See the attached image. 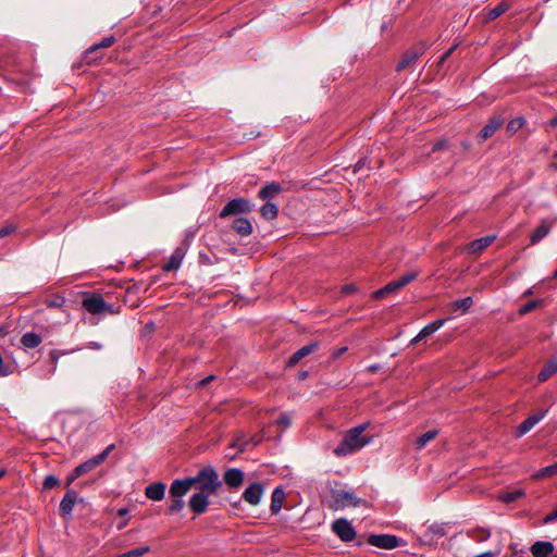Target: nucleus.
Listing matches in <instances>:
<instances>
[{
    "label": "nucleus",
    "instance_id": "f257e3e1",
    "mask_svg": "<svg viewBox=\"0 0 557 557\" xmlns=\"http://www.w3.org/2000/svg\"><path fill=\"white\" fill-rule=\"evenodd\" d=\"M191 486H195L198 493L214 495L222 487V481L218 471L212 466L201 468L196 475L190 476Z\"/></svg>",
    "mask_w": 557,
    "mask_h": 557
},
{
    "label": "nucleus",
    "instance_id": "f03ea898",
    "mask_svg": "<svg viewBox=\"0 0 557 557\" xmlns=\"http://www.w3.org/2000/svg\"><path fill=\"white\" fill-rule=\"evenodd\" d=\"M364 430L366 424L351 428L336 446L334 454L337 456H347L366 446L370 440L362 435Z\"/></svg>",
    "mask_w": 557,
    "mask_h": 557
},
{
    "label": "nucleus",
    "instance_id": "7ed1b4c3",
    "mask_svg": "<svg viewBox=\"0 0 557 557\" xmlns=\"http://www.w3.org/2000/svg\"><path fill=\"white\" fill-rule=\"evenodd\" d=\"M252 209L253 205L250 202L249 199L245 197H238L226 202V205L220 211L219 216L221 219H226L228 216L247 214L250 213Z\"/></svg>",
    "mask_w": 557,
    "mask_h": 557
},
{
    "label": "nucleus",
    "instance_id": "20e7f679",
    "mask_svg": "<svg viewBox=\"0 0 557 557\" xmlns=\"http://www.w3.org/2000/svg\"><path fill=\"white\" fill-rule=\"evenodd\" d=\"M426 45L423 42H418L407 51L404 52L401 59L396 65V71L401 72L404 70L412 67L416 62L419 60L421 55H423L426 51Z\"/></svg>",
    "mask_w": 557,
    "mask_h": 557
},
{
    "label": "nucleus",
    "instance_id": "39448f33",
    "mask_svg": "<svg viewBox=\"0 0 557 557\" xmlns=\"http://www.w3.org/2000/svg\"><path fill=\"white\" fill-rule=\"evenodd\" d=\"M368 543L382 549H394L404 544V541L394 534H371Z\"/></svg>",
    "mask_w": 557,
    "mask_h": 557
},
{
    "label": "nucleus",
    "instance_id": "423d86ee",
    "mask_svg": "<svg viewBox=\"0 0 557 557\" xmlns=\"http://www.w3.org/2000/svg\"><path fill=\"white\" fill-rule=\"evenodd\" d=\"M115 448L114 444L109 445L103 451L94 456L92 458L82 462L77 467H75V474H79L81 476L85 473L92 471L99 465H101L109 456V454Z\"/></svg>",
    "mask_w": 557,
    "mask_h": 557
},
{
    "label": "nucleus",
    "instance_id": "0eeeda50",
    "mask_svg": "<svg viewBox=\"0 0 557 557\" xmlns=\"http://www.w3.org/2000/svg\"><path fill=\"white\" fill-rule=\"evenodd\" d=\"M505 123V117L502 114L492 115L483 128L479 132L476 138L478 141L484 143L488 138H491Z\"/></svg>",
    "mask_w": 557,
    "mask_h": 557
},
{
    "label": "nucleus",
    "instance_id": "6e6552de",
    "mask_svg": "<svg viewBox=\"0 0 557 557\" xmlns=\"http://www.w3.org/2000/svg\"><path fill=\"white\" fill-rule=\"evenodd\" d=\"M332 531L343 541V542H351L356 537V531L351 523L345 519L339 518L336 519L332 523Z\"/></svg>",
    "mask_w": 557,
    "mask_h": 557
},
{
    "label": "nucleus",
    "instance_id": "1a4fd4ad",
    "mask_svg": "<svg viewBox=\"0 0 557 557\" xmlns=\"http://www.w3.org/2000/svg\"><path fill=\"white\" fill-rule=\"evenodd\" d=\"M332 496L335 502L336 509L348 506L358 507L362 503V499L357 498L352 492L348 491H333Z\"/></svg>",
    "mask_w": 557,
    "mask_h": 557
},
{
    "label": "nucleus",
    "instance_id": "9d476101",
    "mask_svg": "<svg viewBox=\"0 0 557 557\" xmlns=\"http://www.w3.org/2000/svg\"><path fill=\"white\" fill-rule=\"evenodd\" d=\"M83 307L86 311H88L91 314H101L104 313L106 308V301L100 294H90L84 297Z\"/></svg>",
    "mask_w": 557,
    "mask_h": 557
},
{
    "label": "nucleus",
    "instance_id": "9b49d317",
    "mask_svg": "<svg viewBox=\"0 0 557 557\" xmlns=\"http://www.w3.org/2000/svg\"><path fill=\"white\" fill-rule=\"evenodd\" d=\"M210 495L196 492L188 502V507L195 515L199 516L207 511Z\"/></svg>",
    "mask_w": 557,
    "mask_h": 557
},
{
    "label": "nucleus",
    "instance_id": "f8f14e48",
    "mask_svg": "<svg viewBox=\"0 0 557 557\" xmlns=\"http://www.w3.org/2000/svg\"><path fill=\"white\" fill-rule=\"evenodd\" d=\"M78 495L76 491L72 488H67L65 495L63 496L60 506L59 512L63 518H69L72 515L73 508L77 502Z\"/></svg>",
    "mask_w": 557,
    "mask_h": 557
},
{
    "label": "nucleus",
    "instance_id": "ddd939ff",
    "mask_svg": "<svg viewBox=\"0 0 557 557\" xmlns=\"http://www.w3.org/2000/svg\"><path fill=\"white\" fill-rule=\"evenodd\" d=\"M264 487L259 482L251 483L243 493V499L249 505L257 506L263 495Z\"/></svg>",
    "mask_w": 557,
    "mask_h": 557
},
{
    "label": "nucleus",
    "instance_id": "4468645a",
    "mask_svg": "<svg viewBox=\"0 0 557 557\" xmlns=\"http://www.w3.org/2000/svg\"><path fill=\"white\" fill-rule=\"evenodd\" d=\"M223 481L230 488H239L245 481V473L238 468L227 469L223 474Z\"/></svg>",
    "mask_w": 557,
    "mask_h": 557
},
{
    "label": "nucleus",
    "instance_id": "2eb2a0df",
    "mask_svg": "<svg viewBox=\"0 0 557 557\" xmlns=\"http://www.w3.org/2000/svg\"><path fill=\"white\" fill-rule=\"evenodd\" d=\"M319 347L318 342H310L307 345L302 346L298 350H296L287 360L286 367L293 368L295 367L300 360L310 354H312L317 348Z\"/></svg>",
    "mask_w": 557,
    "mask_h": 557
},
{
    "label": "nucleus",
    "instance_id": "dca6fc26",
    "mask_svg": "<svg viewBox=\"0 0 557 557\" xmlns=\"http://www.w3.org/2000/svg\"><path fill=\"white\" fill-rule=\"evenodd\" d=\"M546 414L545 411H539L534 414H531L525 420H523L516 430V436L521 437L527 434L536 423H539Z\"/></svg>",
    "mask_w": 557,
    "mask_h": 557
},
{
    "label": "nucleus",
    "instance_id": "f3484780",
    "mask_svg": "<svg viewBox=\"0 0 557 557\" xmlns=\"http://www.w3.org/2000/svg\"><path fill=\"white\" fill-rule=\"evenodd\" d=\"M191 482L193 481L190 476H187L183 480H174L170 486L171 497L182 498L193 487Z\"/></svg>",
    "mask_w": 557,
    "mask_h": 557
},
{
    "label": "nucleus",
    "instance_id": "a211bd4d",
    "mask_svg": "<svg viewBox=\"0 0 557 557\" xmlns=\"http://www.w3.org/2000/svg\"><path fill=\"white\" fill-rule=\"evenodd\" d=\"M496 239L495 235H487L470 242L467 246V250L472 255H480Z\"/></svg>",
    "mask_w": 557,
    "mask_h": 557
},
{
    "label": "nucleus",
    "instance_id": "6ab92c4d",
    "mask_svg": "<svg viewBox=\"0 0 557 557\" xmlns=\"http://www.w3.org/2000/svg\"><path fill=\"white\" fill-rule=\"evenodd\" d=\"M166 485L162 482H153L149 484L145 490L147 498L159 502L164 498Z\"/></svg>",
    "mask_w": 557,
    "mask_h": 557
},
{
    "label": "nucleus",
    "instance_id": "aec40b11",
    "mask_svg": "<svg viewBox=\"0 0 557 557\" xmlns=\"http://www.w3.org/2000/svg\"><path fill=\"white\" fill-rule=\"evenodd\" d=\"M232 230H234L238 235L247 237L252 234L253 227L249 219L247 218H237L232 222Z\"/></svg>",
    "mask_w": 557,
    "mask_h": 557
},
{
    "label": "nucleus",
    "instance_id": "412c9836",
    "mask_svg": "<svg viewBox=\"0 0 557 557\" xmlns=\"http://www.w3.org/2000/svg\"><path fill=\"white\" fill-rule=\"evenodd\" d=\"M283 191V188L280 183L272 182L265 184L258 193V197L262 200L270 201V199L280 195Z\"/></svg>",
    "mask_w": 557,
    "mask_h": 557
},
{
    "label": "nucleus",
    "instance_id": "4be33fe9",
    "mask_svg": "<svg viewBox=\"0 0 557 557\" xmlns=\"http://www.w3.org/2000/svg\"><path fill=\"white\" fill-rule=\"evenodd\" d=\"M530 550L534 557H548L554 552V544L548 541H536Z\"/></svg>",
    "mask_w": 557,
    "mask_h": 557
},
{
    "label": "nucleus",
    "instance_id": "5701e85b",
    "mask_svg": "<svg viewBox=\"0 0 557 557\" xmlns=\"http://www.w3.org/2000/svg\"><path fill=\"white\" fill-rule=\"evenodd\" d=\"M184 256H185V250L182 247H177L171 255L168 262L164 263L162 269L165 272H171V271L177 270L182 264Z\"/></svg>",
    "mask_w": 557,
    "mask_h": 557
},
{
    "label": "nucleus",
    "instance_id": "b1692460",
    "mask_svg": "<svg viewBox=\"0 0 557 557\" xmlns=\"http://www.w3.org/2000/svg\"><path fill=\"white\" fill-rule=\"evenodd\" d=\"M284 500H285L284 490L282 488V486L275 487L274 491L272 492L271 505H270V510H271L272 515H277L281 511Z\"/></svg>",
    "mask_w": 557,
    "mask_h": 557
},
{
    "label": "nucleus",
    "instance_id": "393cba45",
    "mask_svg": "<svg viewBox=\"0 0 557 557\" xmlns=\"http://www.w3.org/2000/svg\"><path fill=\"white\" fill-rule=\"evenodd\" d=\"M399 289H401L400 284L398 283L397 280H393L389 283H387L384 287L374 290L371 294V297L373 299H383L384 297H386L389 294L397 293Z\"/></svg>",
    "mask_w": 557,
    "mask_h": 557
},
{
    "label": "nucleus",
    "instance_id": "a878e982",
    "mask_svg": "<svg viewBox=\"0 0 557 557\" xmlns=\"http://www.w3.org/2000/svg\"><path fill=\"white\" fill-rule=\"evenodd\" d=\"M553 223L548 220H543L541 224L532 233L530 240L532 244H536L542 240L550 231Z\"/></svg>",
    "mask_w": 557,
    "mask_h": 557
},
{
    "label": "nucleus",
    "instance_id": "bb28decb",
    "mask_svg": "<svg viewBox=\"0 0 557 557\" xmlns=\"http://www.w3.org/2000/svg\"><path fill=\"white\" fill-rule=\"evenodd\" d=\"M42 342V337L41 335L35 333V332H26L25 334H23V336L21 337V344L25 347V348H36L38 347Z\"/></svg>",
    "mask_w": 557,
    "mask_h": 557
},
{
    "label": "nucleus",
    "instance_id": "cd10ccee",
    "mask_svg": "<svg viewBox=\"0 0 557 557\" xmlns=\"http://www.w3.org/2000/svg\"><path fill=\"white\" fill-rule=\"evenodd\" d=\"M557 372V359L549 360L537 375L539 382H545Z\"/></svg>",
    "mask_w": 557,
    "mask_h": 557
},
{
    "label": "nucleus",
    "instance_id": "c85d7f7f",
    "mask_svg": "<svg viewBox=\"0 0 557 557\" xmlns=\"http://www.w3.org/2000/svg\"><path fill=\"white\" fill-rule=\"evenodd\" d=\"M260 214L265 220H274L278 215V207L271 202L267 201L261 208H260Z\"/></svg>",
    "mask_w": 557,
    "mask_h": 557
},
{
    "label": "nucleus",
    "instance_id": "c756f323",
    "mask_svg": "<svg viewBox=\"0 0 557 557\" xmlns=\"http://www.w3.org/2000/svg\"><path fill=\"white\" fill-rule=\"evenodd\" d=\"M468 536L473 541L481 543L490 539L491 531L488 529L476 527L468 531Z\"/></svg>",
    "mask_w": 557,
    "mask_h": 557
},
{
    "label": "nucleus",
    "instance_id": "7c9ffc66",
    "mask_svg": "<svg viewBox=\"0 0 557 557\" xmlns=\"http://www.w3.org/2000/svg\"><path fill=\"white\" fill-rule=\"evenodd\" d=\"M509 4L506 1L498 3L495 8L491 9L485 16L486 21H494L509 10Z\"/></svg>",
    "mask_w": 557,
    "mask_h": 557
},
{
    "label": "nucleus",
    "instance_id": "2f4dec72",
    "mask_svg": "<svg viewBox=\"0 0 557 557\" xmlns=\"http://www.w3.org/2000/svg\"><path fill=\"white\" fill-rule=\"evenodd\" d=\"M557 475V462L540 469L532 475L533 480H542Z\"/></svg>",
    "mask_w": 557,
    "mask_h": 557
},
{
    "label": "nucleus",
    "instance_id": "473e14b6",
    "mask_svg": "<svg viewBox=\"0 0 557 557\" xmlns=\"http://www.w3.org/2000/svg\"><path fill=\"white\" fill-rule=\"evenodd\" d=\"M438 434L437 430H430L417 437L414 446L417 449H422L429 442L434 440Z\"/></svg>",
    "mask_w": 557,
    "mask_h": 557
},
{
    "label": "nucleus",
    "instance_id": "72a5a7b5",
    "mask_svg": "<svg viewBox=\"0 0 557 557\" xmlns=\"http://www.w3.org/2000/svg\"><path fill=\"white\" fill-rule=\"evenodd\" d=\"M104 57V53L102 50H96L91 54H89V48L85 50L82 57V62H84L87 65L96 64L100 62Z\"/></svg>",
    "mask_w": 557,
    "mask_h": 557
},
{
    "label": "nucleus",
    "instance_id": "f704fd0d",
    "mask_svg": "<svg viewBox=\"0 0 557 557\" xmlns=\"http://www.w3.org/2000/svg\"><path fill=\"white\" fill-rule=\"evenodd\" d=\"M116 41V38L113 35L103 37L99 42H96L89 47V54H91L96 50H103L111 47Z\"/></svg>",
    "mask_w": 557,
    "mask_h": 557
},
{
    "label": "nucleus",
    "instance_id": "c9c22d12",
    "mask_svg": "<svg viewBox=\"0 0 557 557\" xmlns=\"http://www.w3.org/2000/svg\"><path fill=\"white\" fill-rule=\"evenodd\" d=\"M446 535V524L445 523H433L429 527L425 536H430V540H433L434 536L442 537Z\"/></svg>",
    "mask_w": 557,
    "mask_h": 557
},
{
    "label": "nucleus",
    "instance_id": "e433bc0d",
    "mask_svg": "<svg viewBox=\"0 0 557 557\" xmlns=\"http://www.w3.org/2000/svg\"><path fill=\"white\" fill-rule=\"evenodd\" d=\"M473 304L472 297L468 296L462 299L455 300L450 304V307L454 311L461 310V312H466Z\"/></svg>",
    "mask_w": 557,
    "mask_h": 557
},
{
    "label": "nucleus",
    "instance_id": "4c0bfd02",
    "mask_svg": "<svg viewBox=\"0 0 557 557\" xmlns=\"http://www.w3.org/2000/svg\"><path fill=\"white\" fill-rule=\"evenodd\" d=\"M525 124V120L522 116L510 120L507 124L506 131L509 136L515 135Z\"/></svg>",
    "mask_w": 557,
    "mask_h": 557
},
{
    "label": "nucleus",
    "instance_id": "58836bf2",
    "mask_svg": "<svg viewBox=\"0 0 557 557\" xmlns=\"http://www.w3.org/2000/svg\"><path fill=\"white\" fill-rule=\"evenodd\" d=\"M184 505H185V503H184V500L182 498L171 497V500H170V504L168 506L166 512L169 515L177 513V512H180L183 509Z\"/></svg>",
    "mask_w": 557,
    "mask_h": 557
},
{
    "label": "nucleus",
    "instance_id": "ea45409f",
    "mask_svg": "<svg viewBox=\"0 0 557 557\" xmlns=\"http://www.w3.org/2000/svg\"><path fill=\"white\" fill-rule=\"evenodd\" d=\"M149 552H150V546L145 545L141 547H136V548L129 549V550L119 555V557H140Z\"/></svg>",
    "mask_w": 557,
    "mask_h": 557
},
{
    "label": "nucleus",
    "instance_id": "a19ab883",
    "mask_svg": "<svg viewBox=\"0 0 557 557\" xmlns=\"http://www.w3.org/2000/svg\"><path fill=\"white\" fill-rule=\"evenodd\" d=\"M541 304H542V300H540V299L530 300L527 304H524L523 306H521L518 312L521 315H524V314L535 310L537 307L541 306Z\"/></svg>",
    "mask_w": 557,
    "mask_h": 557
},
{
    "label": "nucleus",
    "instance_id": "79ce46f5",
    "mask_svg": "<svg viewBox=\"0 0 557 557\" xmlns=\"http://www.w3.org/2000/svg\"><path fill=\"white\" fill-rule=\"evenodd\" d=\"M259 442H260V438H257L256 436H253V437H251L249 441H245V442H240V441L238 440V441H236V442H234V443L232 444V447H236V448H238V450H239L240 453H243V451L247 448V446L249 445V443H251V444H252V446H257V445L259 444Z\"/></svg>",
    "mask_w": 557,
    "mask_h": 557
},
{
    "label": "nucleus",
    "instance_id": "37998d69",
    "mask_svg": "<svg viewBox=\"0 0 557 557\" xmlns=\"http://www.w3.org/2000/svg\"><path fill=\"white\" fill-rule=\"evenodd\" d=\"M417 277H418V272L411 271V272H407L404 275H401L399 278H397V281L403 288L406 285H408L409 283L413 282Z\"/></svg>",
    "mask_w": 557,
    "mask_h": 557
},
{
    "label": "nucleus",
    "instance_id": "c03bdc74",
    "mask_svg": "<svg viewBox=\"0 0 557 557\" xmlns=\"http://www.w3.org/2000/svg\"><path fill=\"white\" fill-rule=\"evenodd\" d=\"M523 495H524V492L522 490H517V491H513V492L506 493L502 497V499L505 503H512V502H516L517 499H519L520 497H522Z\"/></svg>",
    "mask_w": 557,
    "mask_h": 557
},
{
    "label": "nucleus",
    "instance_id": "a18cd8bd",
    "mask_svg": "<svg viewBox=\"0 0 557 557\" xmlns=\"http://www.w3.org/2000/svg\"><path fill=\"white\" fill-rule=\"evenodd\" d=\"M60 484V480L55 475H47L44 480V488L51 490Z\"/></svg>",
    "mask_w": 557,
    "mask_h": 557
},
{
    "label": "nucleus",
    "instance_id": "49530a36",
    "mask_svg": "<svg viewBox=\"0 0 557 557\" xmlns=\"http://www.w3.org/2000/svg\"><path fill=\"white\" fill-rule=\"evenodd\" d=\"M449 147L450 144L447 139H441L433 145L432 152L442 151L448 149Z\"/></svg>",
    "mask_w": 557,
    "mask_h": 557
},
{
    "label": "nucleus",
    "instance_id": "de8ad7c7",
    "mask_svg": "<svg viewBox=\"0 0 557 557\" xmlns=\"http://www.w3.org/2000/svg\"><path fill=\"white\" fill-rule=\"evenodd\" d=\"M16 226L13 224L5 225L0 228V239L3 237H7L9 235H12L16 232Z\"/></svg>",
    "mask_w": 557,
    "mask_h": 557
},
{
    "label": "nucleus",
    "instance_id": "09e8293b",
    "mask_svg": "<svg viewBox=\"0 0 557 557\" xmlns=\"http://www.w3.org/2000/svg\"><path fill=\"white\" fill-rule=\"evenodd\" d=\"M275 423L278 425V426H282L284 429L288 428L290 425V418L287 413H283L281 414L277 420L275 421Z\"/></svg>",
    "mask_w": 557,
    "mask_h": 557
},
{
    "label": "nucleus",
    "instance_id": "8fccbe9b",
    "mask_svg": "<svg viewBox=\"0 0 557 557\" xmlns=\"http://www.w3.org/2000/svg\"><path fill=\"white\" fill-rule=\"evenodd\" d=\"M358 290V286L354 283L346 284L342 287L341 293L344 295H350Z\"/></svg>",
    "mask_w": 557,
    "mask_h": 557
},
{
    "label": "nucleus",
    "instance_id": "3c124183",
    "mask_svg": "<svg viewBox=\"0 0 557 557\" xmlns=\"http://www.w3.org/2000/svg\"><path fill=\"white\" fill-rule=\"evenodd\" d=\"M433 333H435V330L434 327L432 326L431 323H429L428 325H425L421 331H420V338H426L429 336H431Z\"/></svg>",
    "mask_w": 557,
    "mask_h": 557
},
{
    "label": "nucleus",
    "instance_id": "603ef678",
    "mask_svg": "<svg viewBox=\"0 0 557 557\" xmlns=\"http://www.w3.org/2000/svg\"><path fill=\"white\" fill-rule=\"evenodd\" d=\"M556 520H557V506L555 507V509L552 512H549L548 515H546L544 517L543 522L545 524H548V523H552V522H554Z\"/></svg>",
    "mask_w": 557,
    "mask_h": 557
},
{
    "label": "nucleus",
    "instance_id": "864d4df0",
    "mask_svg": "<svg viewBox=\"0 0 557 557\" xmlns=\"http://www.w3.org/2000/svg\"><path fill=\"white\" fill-rule=\"evenodd\" d=\"M64 304V298L57 296L54 299L48 301L49 307H61Z\"/></svg>",
    "mask_w": 557,
    "mask_h": 557
},
{
    "label": "nucleus",
    "instance_id": "5fc2aeb1",
    "mask_svg": "<svg viewBox=\"0 0 557 557\" xmlns=\"http://www.w3.org/2000/svg\"><path fill=\"white\" fill-rule=\"evenodd\" d=\"M457 48V45H454L451 46L440 59L438 61V64H442L444 63L451 54L453 52L455 51V49Z\"/></svg>",
    "mask_w": 557,
    "mask_h": 557
},
{
    "label": "nucleus",
    "instance_id": "6e6d98bb",
    "mask_svg": "<svg viewBox=\"0 0 557 557\" xmlns=\"http://www.w3.org/2000/svg\"><path fill=\"white\" fill-rule=\"evenodd\" d=\"M104 313L119 314L120 313V308L115 309L112 304H109V302L106 301Z\"/></svg>",
    "mask_w": 557,
    "mask_h": 557
},
{
    "label": "nucleus",
    "instance_id": "4d7b16f0",
    "mask_svg": "<svg viewBox=\"0 0 557 557\" xmlns=\"http://www.w3.org/2000/svg\"><path fill=\"white\" fill-rule=\"evenodd\" d=\"M81 475L77 473L75 474V468L72 470V472L70 473V475L67 476V480H66V487H69L76 479H78Z\"/></svg>",
    "mask_w": 557,
    "mask_h": 557
},
{
    "label": "nucleus",
    "instance_id": "13d9d810",
    "mask_svg": "<svg viewBox=\"0 0 557 557\" xmlns=\"http://www.w3.org/2000/svg\"><path fill=\"white\" fill-rule=\"evenodd\" d=\"M445 322H446L445 319H438V320H435V321L431 322V324H432V326L434 327V330L436 332L437 330H440L444 325Z\"/></svg>",
    "mask_w": 557,
    "mask_h": 557
},
{
    "label": "nucleus",
    "instance_id": "bf43d9fd",
    "mask_svg": "<svg viewBox=\"0 0 557 557\" xmlns=\"http://www.w3.org/2000/svg\"><path fill=\"white\" fill-rule=\"evenodd\" d=\"M347 349H348L347 347H342V348H339V349H336V350H334V351L332 352V357H333L334 359H336V358H338L339 356H342L345 351H347Z\"/></svg>",
    "mask_w": 557,
    "mask_h": 557
},
{
    "label": "nucleus",
    "instance_id": "052dcab7",
    "mask_svg": "<svg viewBox=\"0 0 557 557\" xmlns=\"http://www.w3.org/2000/svg\"><path fill=\"white\" fill-rule=\"evenodd\" d=\"M380 364L375 363V364H371L368 367V371L371 372V373H375L380 370Z\"/></svg>",
    "mask_w": 557,
    "mask_h": 557
},
{
    "label": "nucleus",
    "instance_id": "680f3d73",
    "mask_svg": "<svg viewBox=\"0 0 557 557\" xmlns=\"http://www.w3.org/2000/svg\"><path fill=\"white\" fill-rule=\"evenodd\" d=\"M364 165V161L363 160H359L355 166H354V172H358L361 170V168Z\"/></svg>",
    "mask_w": 557,
    "mask_h": 557
},
{
    "label": "nucleus",
    "instance_id": "e2e57ef3",
    "mask_svg": "<svg viewBox=\"0 0 557 557\" xmlns=\"http://www.w3.org/2000/svg\"><path fill=\"white\" fill-rule=\"evenodd\" d=\"M212 380H214V375H209L207 376L206 379L201 380L199 382L200 385H207L209 382H211Z\"/></svg>",
    "mask_w": 557,
    "mask_h": 557
},
{
    "label": "nucleus",
    "instance_id": "0e129e2a",
    "mask_svg": "<svg viewBox=\"0 0 557 557\" xmlns=\"http://www.w3.org/2000/svg\"><path fill=\"white\" fill-rule=\"evenodd\" d=\"M461 147L463 150L468 151L471 148V143L469 140H462Z\"/></svg>",
    "mask_w": 557,
    "mask_h": 557
},
{
    "label": "nucleus",
    "instance_id": "69168bd1",
    "mask_svg": "<svg viewBox=\"0 0 557 557\" xmlns=\"http://www.w3.org/2000/svg\"><path fill=\"white\" fill-rule=\"evenodd\" d=\"M50 358L52 359L54 366L57 364V361H58V356H57V351L55 350H52L50 352Z\"/></svg>",
    "mask_w": 557,
    "mask_h": 557
},
{
    "label": "nucleus",
    "instance_id": "338daca9",
    "mask_svg": "<svg viewBox=\"0 0 557 557\" xmlns=\"http://www.w3.org/2000/svg\"><path fill=\"white\" fill-rule=\"evenodd\" d=\"M298 377H299V380H305V379H307V377H308V371H300V372L298 373Z\"/></svg>",
    "mask_w": 557,
    "mask_h": 557
},
{
    "label": "nucleus",
    "instance_id": "774afa93",
    "mask_svg": "<svg viewBox=\"0 0 557 557\" xmlns=\"http://www.w3.org/2000/svg\"><path fill=\"white\" fill-rule=\"evenodd\" d=\"M549 124H550L553 127H556V126H557V115H556V116H554L553 119H550Z\"/></svg>",
    "mask_w": 557,
    "mask_h": 557
}]
</instances>
